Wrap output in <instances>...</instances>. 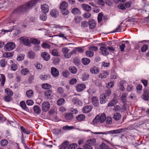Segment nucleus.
<instances>
[{
    "mask_svg": "<svg viewBox=\"0 0 149 149\" xmlns=\"http://www.w3.org/2000/svg\"><path fill=\"white\" fill-rule=\"evenodd\" d=\"M103 14L102 13H100L98 14L97 17V21L98 22H100L102 20Z\"/></svg>",
    "mask_w": 149,
    "mask_h": 149,
    "instance_id": "50",
    "label": "nucleus"
},
{
    "mask_svg": "<svg viewBox=\"0 0 149 149\" xmlns=\"http://www.w3.org/2000/svg\"><path fill=\"white\" fill-rule=\"evenodd\" d=\"M73 63L75 65L78 66L80 63V60L77 58H75L73 59Z\"/></svg>",
    "mask_w": 149,
    "mask_h": 149,
    "instance_id": "48",
    "label": "nucleus"
},
{
    "mask_svg": "<svg viewBox=\"0 0 149 149\" xmlns=\"http://www.w3.org/2000/svg\"><path fill=\"white\" fill-rule=\"evenodd\" d=\"M73 115L71 113H66L65 116V119L67 120H69L72 118Z\"/></svg>",
    "mask_w": 149,
    "mask_h": 149,
    "instance_id": "32",
    "label": "nucleus"
},
{
    "mask_svg": "<svg viewBox=\"0 0 149 149\" xmlns=\"http://www.w3.org/2000/svg\"><path fill=\"white\" fill-rule=\"evenodd\" d=\"M6 63L7 62L4 59L1 60L0 61V64L1 66L2 67H5Z\"/></svg>",
    "mask_w": 149,
    "mask_h": 149,
    "instance_id": "58",
    "label": "nucleus"
},
{
    "mask_svg": "<svg viewBox=\"0 0 149 149\" xmlns=\"http://www.w3.org/2000/svg\"><path fill=\"white\" fill-rule=\"evenodd\" d=\"M148 49V46L147 45H144L141 48V51L142 52H145Z\"/></svg>",
    "mask_w": 149,
    "mask_h": 149,
    "instance_id": "55",
    "label": "nucleus"
},
{
    "mask_svg": "<svg viewBox=\"0 0 149 149\" xmlns=\"http://www.w3.org/2000/svg\"><path fill=\"white\" fill-rule=\"evenodd\" d=\"M40 78L43 81H45L50 79V75L49 74L41 75L40 77Z\"/></svg>",
    "mask_w": 149,
    "mask_h": 149,
    "instance_id": "24",
    "label": "nucleus"
},
{
    "mask_svg": "<svg viewBox=\"0 0 149 149\" xmlns=\"http://www.w3.org/2000/svg\"><path fill=\"white\" fill-rule=\"evenodd\" d=\"M106 96L105 94H102L101 95L100 97V103L101 104L105 103L107 102V100L105 99Z\"/></svg>",
    "mask_w": 149,
    "mask_h": 149,
    "instance_id": "17",
    "label": "nucleus"
},
{
    "mask_svg": "<svg viewBox=\"0 0 149 149\" xmlns=\"http://www.w3.org/2000/svg\"><path fill=\"white\" fill-rule=\"evenodd\" d=\"M77 82V80L75 78H72L70 80L69 83L71 85L74 84L76 83Z\"/></svg>",
    "mask_w": 149,
    "mask_h": 149,
    "instance_id": "63",
    "label": "nucleus"
},
{
    "mask_svg": "<svg viewBox=\"0 0 149 149\" xmlns=\"http://www.w3.org/2000/svg\"><path fill=\"white\" fill-rule=\"evenodd\" d=\"M20 128L22 131V132L24 133L27 134H30V131L27 129L25 128L23 126H21Z\"/></svg>",
    "mask_w": 149,
    "mask_h": 149,
    "instance_id": "39",
    "label": "nucleus"
},
{
    "mask_svg": "<svg viewBox=\"0 0 149 149\" xmlns=\"http://www.w3.org/2000/svg\"><path fill=\"white\" fill-rule=\"evenodd\" d=\"M89 75L88 74L84 73L82 74V79L83 81H85L87 80L89 77Z\"/></svg>",
    "mask_w": 149,
    "mask_h": 149,
    "instance_id": "45",
    "label": "nucleus"
},
{
    "mask_svg": "<svg viewBox=\"0 0 149 149\" xmlns=\"http://www.w3.org/2000/svg\"><path fill=\"white\" fill-rule=\"evenodd\" d=\"M85 116L82 114H80L76 117L77 120L79 121L84 120L85 118Z\"/></svg>",
    "mask_w": 149,
    "mask_h": 149,
    "instance_id": "25",
    "label": "nucleus"
},
{
    "mask_svg": "<svg viewBox=\"0 0 149 149\" xmlns=\"http://www.w3.org/2000/svg\"><path fill=\"white\" fill-rule=\"evenodd\" d=\"M121 118V115L120 113H116L114 114L113 118L116 120H119Z\"/></svg>",
    "mask_w": 149,
    "mask_h": 149,
    "instance_id": "35",
    "label": "nucleus"
},
{
    "mask_svg": "<svg viewBox=\"0 0 149 149\" xmlns=\"http://www.w3.org/2000/svg\"><path fill=\"white\" fill-rule=\"evenodd\" d=\"M142 97L145 100H148L149 97V92L146 90L144 91Z\"/></svg>",
    "mask_w": 149,
    "mask_h": 149,
    "instance_id": "8",
    "label": "nucleus"
},
{
    "mask_svg": "<svg viewBox=\"0 0 149 149\" xmlns=\"http://www.w3.org/2000/svg\"><path fill=\"white\" fill-rule=\"evenodd\" d=\"M15 47V43L12 42L6 43L4 46V50L6 51H10L14 49Z\"/></svg>",
    "mask_w": 149,
    "mask_h": 149,
    "instance_id": "4",
    "label": "nucleus"
},
{
    "mask_svg": "<svg viewBox=\"0 0 149 149\" xmlns=\"http://www.w3.org/2000/svg\"><path fill=\"white\" fill-rule=\"evenodd\" d=\"M19 105L22 109L26 111L27 110V107L24 101H21L19 103Z\"/></svg>",
    "mask_w": 149,
    "mask_h": 149,
    "instance_id": "30",
    "label": "nucleus"
},
{
    "mask_svg": "<svg viewBox=\"0 0 149 149\" xmlns=\"http://www.w3.org/2000/svg\"><path fill=\"white\" fill-rule=\"evenodd\" d=\"M24 54H20L17 57V60L18 61H21L23 60L24 58Z\"/></svg>",
    "mask_w": 149,
    "mask_h": 149,
    "instance_id": "60",
    "label": "nucleus"
},
{
    "mask_svg": "<svg viewBox=\"0 0 149 149\" xmlns=\"http://www.w3.org/2000/svg\"><path fill=\"white\" fill-rule=\"evenodd\" d=\"M38 1V0H31L28 3L20 6L14 10L13 13L14 14L19 13L30 10L32 6L36 4Z\"/></svg>",
    "mask_w": 149,
    "mask_h": 149,
    "instance_id": "1",
    "label": "nucleus"
},
{
    "mask_svg": "<svg viewBox=\"0 0 149 149\" xmlns=\"http://www.w3.org/2000/svg\"><path fill=\"white\" fill-rule=\"evenodd\" d=\"M127 128L125 129H121L118 130H115L106 131L104 132H94V134H116L117 133H120L122 132L125 131V130L127 129Z\"/></svg>",
    "mask_w": 149,
    "mask_h": 149,
    "instance_id": "3",
    "label": "nucleus"
},
{
    "mask_svg": "<svg viewBox=\"0 0 149 149\" xmlns=\"http://www.w3.org/2000/svg\"><path fill=\"white\" fill-rule=\"evenodd\" d=\"M8 95H6L4 97V100L7 102H10L12 100V97Z\"/></svg>",
    "mask_w": 149,
    "mask_h": 149,
    "instance_id": "46",
    "label": "nucleus"
},
{
    "mask_svg": "<svg viewBox=\"0 0 149 149\" xmlns=\"http://www.w3.org/2000/svg\"><path fill=\"white\" fill-rule=\"evenodd\" d=\"M65 103V100L64 98H60L57 101V104L58 106L63 105Z\"/></svg>",
    "mask_w": 149,
    "mask_h": 149,
    "instance_id": "29",
    "label": "nucleus"
},
{
    "mask_svg": "<svg viewBox=\"0 0 149 149\" xmlns=\"http://www.w3.org/2000/svg\"><path fill=\"white\" fill-rule=\"evenodd\" d=\"M91 72L94 74H97L100 72L99 68L95 66H93L91 67L90 69Z\"/></svg>",
    "mask_w": 149,
    "mask_h": 149,
    "instance_id": "10",
    "label": "nucleus"
},
{
    "mask_svg": "<svg viewBox=\"0 0 149 149\" xmlns=\"http://www.w3.org/2000/svg\"><path fill=\"white\" fill-rule=\"evenodd\" d=\"M118 102L117 100L113 99L108 104V107H112L115 104Z\"/></svg>",
    "mask_w": 149,
    "mask_h": 149,
    "instance_id": "36",
    "label": "nucleus"
},
{
    "mask_svg": "<svg viewBox=\"0 0 149 149\" xmlns=\"http://www.w3.org/2000/svg\"><path fill=\"white\" fill-rule=\"evenodd\" d=\"M42 47L44 48H49L50 47V46L48 43H43L42 45Z\"/></svg>",
    "mask_w": 149,
    "mask_h": 149,
    "instance_id": "61",
    "label": "nucleus"
},
{
    "mask_svg": "<svg viewBox=\"0 0 149 149\" xmlns=\"http://www.w3.org/2000/svg\"><path fill=\"white\" fill-rule=\"evenodd\" d=\"M51 73L52 75L55 77H58L59 75L58 70L54 67H52L51 68Z\"/></svg>",
    "mask_w": 149,
    "mask_h": 149,
    "instance_id": "6",
    "label": "nucleus"
},
{
    "mask_svg": "<svg viewBox=\"0 0 149 149\" xmlns=\"http://www.w3.org/2000/svg\"><path fill=\"white\" fill-rule=\"evenodd\" d=\"M127 95V94L126 93H123L122 94L121 98V100L123 102H125L126 101V96Z\"/></svg>",
    "mask_w": 149,
    "mask_h": 149,
    "instance_id": "43",
    "label": "nucleus"
},
{
    "mask_svg": "<svg viewBox=\"0 0 149 149\" xmlns=\"http://www.w3.org/2000/svg\"><path fill=\"white\" fill-rule=\"evenodd\" d=\"M92 109V106L91 105H86L83 109V111L85 113L90 112Z\"/></svg>",
    "mask_w": 149,
    "mask_h": 149,
    "instance_id": "16",
    "label": "nucleus"
},
{
    "mask_svg": "<svg viewBox=\"0 0 149 149\" xmlns=\"http://www.w3.org/2000/svg\"><path fill=\"white\" fill-rule=\"evenodd\" d=\"M52 91L51 90H48L45 91L44 93V95L45 96V97L48 98L50 97L51 94L52 93Z\"/></svg>",
    "mask_w": 149,
    "mask_h": 149,
    "instance_id": "26",
    "label": "nucleus"
},
{
    "mask_svg": "<svg viewBox=\"0 0 149 149\" xmlns=\"http://www.w3.org/2000/svg\"><path fill=\"white\" fill-rule=\"evenodd\" d=\"M86 54L87 56L91 57L94 55V53L91 51H88L86 52Z\"/></svg>",
    "mask_w": 149,
    "mask_h": 149,
    "instance_id": "52",
    "label": "nucleus"
},
{
    "mask_svg": "<svg viewBox=\"0 0 149 149\" xmlns=\"http://www.w3.org/2000/svg\"><path fill=\"white\" fill-rule=\"evenodd\" d=\"M20 41L22 42L26 46H29L30 42L28 38L26 36H23L20 38Z\"/></svg>",
    "mask_w": 149,
    "mask_h": 149,
    "instance_id": "7",
    "label": "nucleus"
},
{
    "mask_svg": "<svg viewBox=\"0 0 149 149\" xmlns=\"http://www.w3.org/2000/svg\"><path fill=\"white\" fill-rule=\"evenodd\" d=\"M92 100L94 106L95 107H97L99 105V101L97 98L95 96L92 98Z\"/></svg>",
    "mask_w": 149,
    "mask_h": 149,
    "instance_id": "19",
    "label": "nucleus"
},
{
    "mask_svg": "<svg viewBox=\"0 0 149 149\" xmlns=\"http://www.w3.org/2000/svg\"><path fill=\"white\" fill-rule=\"evenodd\" d=\"M117 76L116 73L114 70H112L111 76V79H116L117 78Z\"/></svg>",
    "mask_w": 149,
    "mask_h": 149,
    "instance_id": "47",
    "label": "nucleus"
},
{
    "mask_svg": "<svg viewBox=\"0 0 149 149\" xmlns=\"http://www.w3.org/2000/svg\"><path fill=\"white\" fill-rule=\"evenodd\" d=\"M84 149H93L92 146L88 144H85L83 147Z\"/></svg>",
    "mask_w": 149,
    "mask_h": 149,
    "instance_id": "56",
    "label": "nucleus"
},
{
    "mask_svg": "<svg viewBox=\"0 0 149 149\" xmlns=\"http://www.w3.org/2000/svg\"><path fill=\"white\" fill-rule=\"evenodd\" d=\"M42 87L45 89H49L51 87V86L48 84H43L42 85Z\"/></svg>",
    "mask_w": 149,
    "mask_h": 149,
    "instance_id": "41",
    "label": "nucleus"
},
{
    "mask_svg": "<svg viewBox=\"0 0 149 149\" xmlns=\"http://www.w3.org/2000/svg\"><path fill=\"white\" fill-rule=\"evenodd\" d=\"M50 52L54 56H59L58 52L56 49H54L52 50H50Z\"/></svg>",
    "mask_w": 149,
    "mask_h": 149,
    "instance_id": "37",
    "label": "nucleus"
},
{
    "mask_svg": "<svg viewBox=\"0 0 149 149\" xmlns=\"http://www.w3.org/2000/svg\"><path fill=\"white\" fill-rule=\"evenodd\" d=\"M26 103L29 106H31L34 104V102L32 100H29L26 101Z\"/></svg>",
    "mask_w": 149,
    "mask_h": 149,
    "instance_id": "64",
    "label": "nucleus"
},
{
    "mask_svg": "<svg viewBox=\"0 0 149 149\" xmlns=\"http://www.w3.org/2000/svg\"><path fill=\"white\" fill-rule=\"evenodd\" d=\"M28 56L30 58L33 59L36 56V54L34 52L30 51L28 53Z\"/></svg>",
    "mask_w": 149,
    "mask_h": 149,
    "instance_id": "33",
    "label": "nucleus"
},
{
    "mask_svg": "<svg viewBox=\"0 0 149 149\" xmlns=\"http://www.w3.org/2000/svg\"><path fill=\"white\" fill-rule=\"evenodd\" d=\"M33 110L35 113L38 114H39L41 111L39 106L37 105L34 106L33 107Z\"/></svg>",
    "mask_w": 149,
    "mask_h": 149,
    "instance_id": "27",
    "label": "nucleus"
},
{
    "mask_svg": "<svg viewBox=\"0 0 149 149\" xmlns=\"http://www.w3.org/2000/svg\"><path fill=\"white\" fill-rule=\"evenodd\" d=\"M89 27L91 29H94L96 26L95 22L93 20H91L89 22Z\"/></svg>",
    "mask_w": 149,
    "mask_h": 149,
    "instance_id": "21",
    "label": "nucleus"
},
{
    "mask_svg": "<svg viewBox=\"0 0 149 149\" xmlns=\"http://www.w3.org/2000/svg\"><path fill=\"white\" fill-rule=\"evenodd\" d=\"M90 59L87 58H84L82 59L81 62L85 65L88 64L90 62Z\"/></svg>",
    "mask_w": 149,
    "mask_h": 149,
    "instance_id": "31",
    "label": "nucleus"
},
{
    "mask_svg": "<svg viewBox=\"0 0 149 149\" xmlns=\"http://www.w3.org/2000/svg\"><path fill=\"white\" fill-rule=\"evenodd\" d=\"M133 89V87L131 85H129L127 86V90L128 91L130 92Z\"/></svg>",
    "mask_w": 149,
    "mask_h": 149,
    "instance_id": "62",
    "label": "nucleus"
},
{
    "mask_svg": "<svg viewBox=\"0 0 149 149\" xmlns=\"http://www.w3.org/2000/svg\"><path fill=\"white\" fill-rule=\"evenodd\" d=\"M88 24L87 22L85 21L81 23V26L84 28H86L88 26Z\"/></svg>",
    "mask_w": 149,
    "mask_h": 149,
    "instance_id": "59",
    "label": "nucleus"
},
{
    "mask_svg": "<svg viewBox=\"0 0 149 149\" xmlns=\"http://www.w3.org/2000/svg\"><path fill=\"white\" fill-rule=\"evenodd\" d=\"M21 74L24 75H26L29 72V70L27 68H24L21 70Z\"/></svg>",
    "mask_w": 149,
    "mask_h": 149,
    "instance_id": "49",
    "label": "nucleus"
},
{
    "mask_svg": "<svg viewBox=\"0 0 149 149\" xmlns=\"http://www.w3.org/2000/svg\"><path fill=\"white\" fill-rule=\"evenodd\" d=\"M41 56L43 59L46 61H48L50 59V56L46 52H44L41 54Z\"/></svg>",
    "mask_w": 149,
    "mask_h": 149,
    "instance_id": "9",
    "label": "nucleus"
},
{
    "mask_svg": "<svg viewBox=\"0 0 149 149\" xmlns=\"http://www.w3.org/2000/svg\"><path fill=\"white\" fill-rule=\"evenodd\" d=\"M108 75V72L107 71H102L99 75V77L102 79L105 78Z\"/></svg>",
    "mask_w": 149,
    "mask_h": 149,
    "instance_id": "23",
    "label": "nucleus"
},
{
    "mask_svg": "<svg viewBox=\"0 0 149 149\" xmlns=\"http://www.w3.org/2000/svg\"><path fill=\"white\" fill-rule=\"evenodd\" d=\"M68 6V3L65 1L62 2L60 6V8L61 10L67 9Z\"/></svg>",
    "mask_w": 149,
    "mask_h": 149,
    "instance_id": "14",
    "label": "nucleus"
},
{
    "mask_svg": "<svg viewBox=\"0 0 149 149\" xmlns=\"http://www.w3.org/2000/svg\"><path fill=\"white\" fill-rule=\"evenodd\" d=\"M82 20V18L80 17H77L74 19V21L76 24H79Z\"/></svg>",
    "mask_w": 149,
    "mask_h": 149,
    "instance_id": "57",
    "label": "nucleus"
},
{
    "mask_svg": "<svg viewBox=\"0 0 149 149\" xmlns=\"http://www.w3.org/2000/svg\"><path fill=\"white\" fill-rule=\"evenodd\" d=\"M100 50L104 55L107 56L109 54V53L107 51V48L105 47H101Z\"/></svg>",
    "mask_w": 149,
    "mask_h": 149,
    "instance_id": "15",
    "label": "nucleus"
},
{
    "mask_svg": "<svg viewBox=\"0 0 149 149\" xmlns=\"http://www.w3.org/2000/svg\"><path fill=\"white\" fill-rule=\"evenodd\" d=\"M86 88V86L84 84H79L77 85L76 87V90L78 92L82 91Z\"/></svg>",
    "mask_w": 149,
    "mask_h": 149,
    "instance_id": "11",
    "label": "nucleus"
},
{
    "mask_svg": "<svg viewBox=\"0 0 149 149\" xmlns=\"http://www.w3.org/2000/svg\"><path fill=\"white\" fill-rule=\"evenodd\" d=\"M31 42L34 45H39L40 43V41L38 40L36 38H32L31 39Z\"/></svg>",
    "mask_w": 149,
    "mask_h": 149,
    "instance_id": "42",
    "label": "nucleus"
},
{
    "mask_svg": "<svg viewBox=\"0 0 149 149\" xmlns=\"http://www.w3.org/2000/svg\"><path fill=\"white\" fill-rule=\"evenodd\" d=\"M50 107L49 102H43L42 104V109L43 111L46 112L49 110Z\"/></svg>",
    "mask_w": 149,
    "mask_h": 149,
    "instance_id": "5",
    "label": "nucleus"
},
{
    "mask_svg": "<svg viewBox=\"0 0 149 149\" xmlns=\"http://www.w3.org/2000/svg\"><path fill=\"white\" fill-rule=\"evenodd\" d=\"M42 10L45 14L47 13L49 10V7L48 5L45 4L41 6Z\"/></svg>",
    "mask_w": 149,
    "mask_h": 149,
    "instance_id": "18",
    "label": "nucleus"
},
{
    "mask_svg": "<svg viewBox=\"0 0 149 149\" xmlns=\"http://www.w3.org/2000/svg\"><path fill=\"white\" fill-rule=\"evenodd\" d=\"M71 12L74 15H79L81 12L79 9L77 8H74L72 10Z\"/></svg>",
    "mask_w": 149,
    "mask_h": 149,
    "instance_id": "20",
    "label": "nucleus"
},
{
    "mask_svg": "<svg viewBox=\"0 0 149 149\" xmlns=\"http://www.w3.org/2000/svg\"><path fill=\"white\" fill-rule=\"evenodd\" d=\"M26 94L27 97L30 98L33 96V91L31 90H28L26 91Z\"/></svg>",
    "mask_w": 149,
    "mask_h": 149,
    "instance_id": "38",
    "label": "nucleus"
},
{
    "mask_svg": "<svg viewBox=\"0 0 149 149\" xmlns=\"http://www.w3.org/2000/svg\"><path fill=\"white\" fill-rule=\"evenodd\" d=\"M106 120V117L104 113L102 114L100 116L97 115L93 120L92 124L97 125L99 123H103Z\"/></svg>",
    "mask_w": 149,
    "mask_h": 149,
    "instance_id": "2",
    "label": "nucleus"
},
{
    "mask_svg": "<svg viewBox=\"0 0 149 149\" xmlns=\"http://www.w3.org/2000/svg\"><path fill=\"white\" fill-rule=\"evenodd\" d=\"M13 56V54L10 52H7L4 53L3 55L4 57L8 58L11 57Z\"/></svg>",
    "mask_w": 149,
    "mask_h": 149,
    "instance_id": "54",
    "label": "nucleus"
},
{
    "mask_svg": "<svg viewBox=\"0 0 149 149\" xmlns=\"http://www.w3.org/2000/svg\"><path fill=\"white\" fill-rule=\"evenodd\" d=\"M58 11L56 9H53L50 12V14L53 17H57L58 15Z\"/></svg>",
    "mask_w": 149,
    "mask_h": 149,
    "instance_id": "22",
    "label": "nucleus"
},
{
    "mask_svg": "<svg viewBox=\"0 0 149 149\" xmlns=\"http://www.w3.org/2000/svg\"><path fill=\"white\" fill-rule=\"evenodd\" d=\"M87 142L89 144L93 145H94L95 144L96 140L95 139H91L87 141Z\"/></svg>",
    "mask_w": 149,
    "mask_h": 149,
    "instance_id": "51",
    "label": "nucleus"
},
{
    "mask_svg": "<svg viewBox=\"0 0 149 149\" xmlns=\"http://www.w3.org/2000/svg\"><path fill=\"white\" fill-rule=\"evenodd\" d=\"M1 144L3 146H6L8 144V141L6 140H2L1 141Z\"/></svg>",
    "mask_w": 149,
    "mask_h": 149,
    "instance_id": "53",
    "label": "nucleus"
},
{
    "mask_svg": "<svg viewBox=\"0 0 149 149\" xmlns=\"http://www.w3.org/2000/svg\"><path fill=\"white\" fill-rule=\"evenodd\" d=\"M62 14L64 16L67 15L69 13L68 8L61 10Z\"/></svg>",
    "mask_w": 149,
    "mask_h": 149,
    "instance_id": "44",
    "label": "nucleus"
},
{
    "mask_svg": "<svg viewBox=\"0 0 149 149\" xmlns=\"http://www.w3.org/2000/svg\"><path fill=\"white\" fill-rule=\"evenodd\" d=\"M5 92L6 94V95L13 96V91L9 88H6L5 89Z\"/></svg>",
    "mask_w": 149,
    "mask_h": 149,
    "instance_id": "28",
    "label": "nucleus"
},
{
    "mask_svg": "<svg viewBox=\"0 0 149 149\" xmlns=\"http://www.w3.org/2000/svg\"><path fill=\"white\" fill-rule=\"evenodd\" d=\"M82 8L84 10L88 12L91 11L92 10L91 7L89 5L85 4L83 3L81 5Z\"/></svg>",
    "mask_w": 149,
    "mask_h": 149,
    "instance_id": "12",
    "label": "nucleus"
},
{
    "mask_svg": "<svg viewBox=\"0 0 149 149\" xmlns=\"http://www.w3.org/2000/svg\"><path fill=\"white\" fill-rule=\"evenodd\" d=\"M69 144L68 142L65 141L63 142L60 146V149H65L68 145Z\"/></svg>",
    "mask_w": 149,
    "mask_h": 149,
    "instance_id": "40",
    "label": "nucleus"
},
{
    "mask_svg": "<svg viewBox=\"0 0 149 149\" xmlns=\"http://www.w3.org/2000/svg\"><path fill=\"white\" fill-rule=\"evenodd\" d=\"M72 101L74 104L76 105L81 106L82 104V102L77 98L74 97L72 99Z\"/></svg>",
    "mask_w": 149,
    "mask_h": 149,
    "instance_id": "13",
    "label": "nucleus"
},
{
    "mask_svg": "<svg viewBox=\"0 0 149 149\" xmlns=\"http://www.w3.org/2000/svg\"><path fill=\"white\" fill-rule=\"evenodd\" d=\"M69 70L71 73L74 74L77 73V69L74 66H71L69 67Z\"/></svg>",
    "mask_w": 149,
    "mask_h": 149,
    "instance_id": "34",
    "label": "nucleus"
}]
</instances>
